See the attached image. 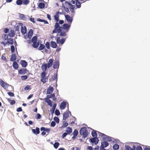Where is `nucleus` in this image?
I'll return each instance as SVG.
<instances>
[{"mask_svg":"<svg viewBox=\"0 0 150 150\" xmlns=\"http://www.w3.org/2000/svg\"><path fill=\"white\" fill-rule=\"evenodd\" d=\"M65 17L68 23H64L62 25V27H60L58 23H56L54 26V30L52 31L53 33H59V35L61 37L66 36V33L70 29L73 18L69 15H65Z\"/></svg>","mask_w":150,"mask_h":150,"instance_id":"nucleus-1","label":"nucleus"},{"mask_svg":"<svg viewBox=\"0 0 150 150\" xmlns=\"http://www.w3.org/2000/svg\"><path fill=\"white\" fill-rule=\"evenodd\" d=\"M47 67V65L46 64H42L41 66L42 69L43 71L42 72L41 74V75L42 79H41L40 81L44 83H46L48 79V78L47 77H45L46 75L45 71Z\"/></svg>","mask_w":150,"mask_h":150,"instance_id":"nucleus-2","label":"nucleus"},{"mask_svg":"<svg viewBox=\"0 0 150 150\" xmlns=\"http://www.w3.org/2000/svg\"><path fill=\"white\" fill-rule=\"evenodd\" d=\"M80 134L81 135L83 136V137L85 138L88 135V133L86 127H84L81 128L80 131Z\"/></svg>","mask_w":150,"mask_h":150,"instance_id":"nucleus-3","label":"nucleus"},{"mask_svg":"<svg viewBox=\"0 0 150 150\" xmlns=\"http://www.w3.org/2000/svg\"><path fill=\"white\" fill-rule=\"evenodd\" d=\"M66 40V38H62L61 39L60 37H58L56 39L57 43L58 44H60L61 45H62L65 42Z\"/></svg>","mask_w":150,"mask_h":150,"instance_id":"nucleus-4","label":"nucleus"},{"mask_svg":"<svg viewBox=\"0 0 150 150\" xmlns=\"http://www.w3.org/2000/svg\"><path fill=\"white\" fill-rule=\"evenodd\" d=\"M0 84L1 86L4 89H6L8 86V85L6 83L4 82L2 80L0 79Z\"/></svg>","mask_w":150,"mask_h":150,"instance_id":"nucleus-5","label":"nucleus"},{"mask_svg":"<svg viewBox=\"0 0 150 150\" xmlns=\"http://www.w3.org/2000/svg\"><path fill=\"white\" fill-rule=\"evenodd\" d=\"M90 141L91 142L94 143L95 144H97L98 143L99 140L97 137H93L91 138Z\"/></svg>","mask_w":150,"mask_h":150,"instance_id":"nucleus-6","label":"nucleus"},{"mask_svg":"<svg viewBox=\"0 0 150 150\" xmlns=\"http://www.w3.org/2000/svg\"><path fill=\"white\" fill-rule=\"evenodd\" d=\"M26 28L25 26L22 25L21 28V32L22 34L24 35L26 33Z\"/></svg>","mask_w":150,"mask_h":150,"instance_id":"nucleus-7","label":"nucleus"},{"mask_svg":"<svg viewBox=\"0 0 150 150\" xmlns=\"http://www.w3.org/2000/svg\"><path fill=\"white\" fill-rule=\"evenodd\" d=\"M62 13L59 12V11L57 12L56 13V14L54 16V17L55 20L57 22L59 21V14H61Z\"/></svg>","mask_w":150,"mask_h":150,"instance_id":"nucleus-8","label":"nucleus"},{"mask_svg":"<svg viewBox=\"0 0 150 150\" xmlns=\"http://www.w3.org/2000/svg\"><path fill=\"white\" fill-rule=\"evenodd\" d=\"M54 60L53 59H49L48 61L47 65V67L48 68H50L51 67L53 64Z\"/></svg>","mask_w":150,"mask_h":150,"instance_id":"nucleus-9","label":"nucleus"},{"mask_svg":"<svg viewBox=\"0 0 150 150\" xmlns=\"http://www.w3.org/2000/svg\"><path fill=\"white\" fill-rule=\"evenodd\" d=\"M32 132L35 135H37L40 133V129L38 127L36 128V129H33L32 130Z\"/></svg>","mask_w":150,"mask_h":150,"instance_id":"nucleus-10","label":"nucleus"},{"mask_svg":"<svg viewBox=\"0 0 150 150\" xmlns=\"http://www.w3.org/2000/svg\"><path fill=\"white\" fill-rule=\"evenodd\" d=\"M66 103L65 102H62L60 105V109L61 110H63L65 108L66 106Z\"/></svg>","mask_w":150,"mask_h":150,"instance_id":"nucleus-11","label":"nucleus"},{"mask_svg":"<svg viewBox=\"0 0 150 150\" xmlns=\"http://www.w3.org/2000/svg\"><path fill=\"white\" fill-rule=\"evenodd\" d=\"M65 5L66 6H67L68 5L69 6V8L70 9H74L75 8V6L74 5H73L69 3L67 1H66L65 2Z\"/></svg>","mask_w":150,"mask_h":150,"instance_id":"nucleus-12","label":"nucleus"},{"mask_svg":"<svg viewBox=\"0 0 150 150\" xmlns=\"http://www.w3.org/2000/svg\"><path fill=\"white\" fill-rule=\"evenodd\" d=\"M54 90V88L53 87L50 86L47 91V93L50 94Z\"/></svg>","mask_w":150,"mask_h":150,"instance_id":"nucleus-13","label":"nucleus"},{"mask_svg":"<svg viewBox=\"0 0 150 150\" xmlns=\"http://www.w3.org/2000/svg\"><path fill=\"white\" fill-rule=\"evenodd\" d=\"M15 34L14 31L11 30L9 31L8 35L11 37L13 38L15 36Z\"/></svg>","mask_w":150,"mask_h":150,"instance_id":"nucleus-14","label":"nucleus"},{"mask_svg":"<svg viewBox=\"0 0 150 150\" xmlns=\"http://www.w3.org/2000/svg\"><path fill=\"white\" fill-rule=\"evenodd\" d=\"M59 63L58 61H56L53 65V68L54 69L58 68L59 67Z\"/></svg>","mask_w":150,"mask_h":150,"instance_id":"nucleus-15","label":"nucleus"},{"mask_svg":"<svg viewBox=\"0 0 150 150\" xmlns=\"http://www.w3.org/2000/svg\"><path fill=\"white\" fill-rule=\"evenodd\" d=\"M69 112H64L63 113V120H65L69 116Z\"/></svg>","mask_w":150,"mask_h":150,"instance_id":"nucleus-16","label":"nucleus"},{"mask_svg":"<svg viewBox=\"0 0 150 150\" xmlns=\"http://www.w3.org/2000/svg\"><path fill=\"white\" fill-rule=\"evenodd\" d=\"M27 69H20L18 70V73L21 74H25L26 73Z\"/></svg>","mask_w":150,"mask_h":150,"instance_id":"nucleus-17","label":"nucleus"},{"mask_svg":"<svg viewBox=\"0 0 150 150\" xmlns=\"http://www.w3.org/2000/svg\"><path fill=\"white\" fill-rule=\"evenodd\" d=\"M20 63L22 66L23 67H26L27 65V62L25 60H21Z\"/></svg>","mask_w":150,"mask_h":150,"instance_id":"nucleus-18","label":"nucleus"},{"mask_svg":"<svg viewBox=\"0 0 150 150\" xmlns=\"http://www.w3.org/2000/svg\"><path fill=\"white\" fill-rule=\"evenodd\" d=\"M50 45L51 47L53 48H56L57 47L56 43L54 41H51L50 42Z\"/></svg>","mask_w":150,"mask_h":150,"instance_id":"nucleus-19","label":"nucleus"},{"mask_svg":"<svg viewBox=\"0 0 150 150\" xmlns=\"http://www.w3.org/2000/svg\"><path fill=\"white\" fill-rule=\"evenodd\" d=\"M109 145V144L106 142H102L101 143V145L100 146H104L106 147Z\"/></svg>","mask_w":150,"mask_h":150,"instance_id":"nucleus-20","label":"nucleus"},{"mask_svg":"<svg viewBox=\"0 0 150 150\" xmlns=\"http://www.w3.org/2000/svg\"><path fill=\"white\" fill-rule=\"evenodd\" d=\"M33 35V32L32 29H31L29 31L28 34V37L29 38H30L32 37Z\"/></svg>","mask_w":150,"mask_h":150,"instance_id":"nucleus-21","label":"nucleus"},{"mask_svg":"<svg viewBox=\"0 0 150 150\" xmlns=\"http://www.w3.org/2000/svg\"><path fill=\"white\" fill-rule=\"evenodd\" d=\"M7 40V43H8V45H9V44L12 45L13 44L14 41L13 39V38H9Z\"/></svg>","mask_w":150,"mask_h":150,"instance_id":"nucleus-22","label":"nucleus"},{"mask_svg":"<svg viewBox=\"0 0 150 150\" xmlns=\"http://www.w3.org/2000/svg\"><path fill=\"white\" fill-rule=\"evenodd\" d=\"M76 5L77 8H80L81 7V3L78 0H75Z\"/></svg>","mask_w":150,"mask_h":150,"instance_id":"nucleus-23","label":"nucleus"},{"mask_svg":"<svg viewBox=\"0 0 150 150\" xmlns=\"http://www.w3.org/2000/svg\"><path fill=\"white\" fill-rule=\"evenodd\" d=\"M16 56L15 54H12L11 57V61H14L16 60Z\"/></svg>","mask_w":150,"mask_h":150,"instance_id":"nucleus-24","label":"nucleus"},{"mask_svg":"<svg viewBox=\"0 0 150 150\" xmlns=\"http://www.w3.org/2000/svg\"><path fill=\"white\" fill-rule=\"evenodd\" d=\"M91 135L93 137H97V134L96 133V131L93 130L91 132Z\"/></svg>","mask_w":150,"mask_h":150,"instance_id":"nucleus-25","label":"nucleus"},{"mask_svg":"<svg viewBox=\"0 0 150 150\" xmlns=\"http://www.w3.org/2000/svg\"><path fill=\"white\" fill-rule=\"evenodd\" d=\"M6 99L11 105L14 104L16 103V101L14 100H11L10 99L8 98H6Z\"/></svg>","mask_w":150,"mask_h":150,"instance_id":"nucleus-26","label":"nucleus"},{"mask_svg":"<svg viewBox=\"0 0 150 150\" xmlns=\"http://www.w3.org/2000/svg\"><path fill=\"white\" fill-rule=\"evenodd\" d=\"M13 68L16 69H17L18 67V63L15 61L13 62Z\"/></svg>","mask_w":150,"mask_h":150,"instance_id":"nucleus-27","label":"nucleus"},{"mask_svg":"<svg viewBox=\"0 0 150 150\" xmlns=\"http://www.w3.org/2000/svg\"><path fill=\"white\" fill-rule=\"evenodd\" d=\"M69 134H71L72 132V129L71 128L68 127L67 128V130L66 131Z\"/></svg>","mask_w":150,"mask_h":150,"instance_id":"nucleus-28","label":"nucleus"},{"mask_svg":"<svg viewBox=\"0 0 150 150\" xmlns=\"http://www.w3.org/2000/svg\"><path fill=\"white\" fill-rule=\"evenodd\" d=\"M2 40L5 41L8 39V35L6 34H3L2 36Z\"/></svg>","mask_w":150,"mask_h":150,"instance_id":"nucleus-29","label":"nucleus"},{"mask_svg":"<svg viewBox=\"0 0 150 150\" xmlns=\"http://www.w3.org/2000/svg\"><path fill=\"white\" fill-rule=\"evenodd\" d=\"M39 45V44L38 42H33V46L34 48H37Z\"/></svg>","mask_w":150,"mask_h":150,"instance_id":"nucleus-30","label":"nucleus"},{"mask_svg":"<svg viewBox=\"0 0 150 150\" xmlns=\"http://www.w3.org/2000/svg\"><path fill=\"white\" fill-rule=\"evenodd\" d=\"M45 47V45L42 44H40V46L38 48V50H42L44 49Z\"/></svg>","mask_w":150,"mask_h":150,"instance_id":"nucleus-31","label":"nucleus"},{"mask_svg":"<svg viewBox=\"0 0 150 150\" xmlns=\"http://www.w3.org/2000/svg\"><path fill=\"white\" fill-rule=\"evenodd\" d=\"M46 101L49 105L50 107H52V101L50 100L49 99H47Z\"/></svg>","mask_w":150,"mask_h":150,"instance_id":"nucleus-32","label":"nucleus"},{"mask_svg":"<svg viewBox=\"0 0 150 150\" xmlns=\"http://www.w3.org/2000/svg\"><path fill=\"white\" fill-rule=\"evenodd\" d=\"M16 3L17 5H21L23 4L22 0H17Z\"/></svg>","mask_w":150,"mask_h":150,"instance_id":"nucleus-33","label":"nucleus"},{"mask_svg":"<svg viewBox=\"0 0 150 150\" xmlns=\"http://www.w3.org/2000/svg\"><path fill=\"white\" fill-rule=\"evenodd\" d=\"M113 148L114 150H117L119 149V146L117 144H115L113 146Z\"/></svg>","mask_w":150,"mask_h":150,"instance_id":"nucleus-34","label":"nucleus"},{"mask_svg":"<svg viewBox=\"0 0 150 150\" xmlns=\"http://www.w3.org/2000/svg\"><path fill=\"white\" fill-rule=\"evenodd\" d=\"M23 1V4L25 5H27L30 2L29 0H22Z\"/></svg>","mask_w":150,"mask_h":150,"instance_id":"nucleus-35","label":"nucleus"},{"mask_svg":"<svg viewBox=\"0 0 150 150\" xmlns=\"http://www.w3.org/2000/svg\"><path fill=\"white\" fill-rule=\"evenodd\" d=\"M45 4L43 3H40L39 4L38 6L40 8H43L45 7Z\"/></svg>","mask_w":150,"mask_h":150,"instance_id":"nucleus-36","label":"nucleus"},{"mask_svg":"<svg viewBox=\"0 0 150 150\" xmlns=\"http://www.w3.org/2000/svg\"><path fill=\"white\" fill-rule=\"evenodd\" d=\"M78 131L76 129L74 130L73 132V134L75 137H76L78 134Z\"/></svg>","mask_w":150,"mask_h":150,"instance_id":"nucleus-37","label":"nucleus"},{"mask_svg":"<svg viewBox=\"0 0 150 150\" xmlns=\"http://www.w3.org/2000/svg\"><path fill=\"white\" fill-rule=\"evenodd\" d=\"M37 38L36 36H34L32 39V42L33 43L37 42Z\"/></svg>","mask_w":150,"mask_h":150,"instance_id":"nucleus-38","label":"nucleus"},{"mask_svg":"<svg viewBox=\"0 0 150 150\" xmlns=\"http://www.w3.org/2000/svg\"><path fill=\"white\" fill-rule=\"evenodd\" d=\"M59 145V143L58 142H55L54 144V146L55 149H57Z\"/></svg>","mask_w":150,"mask_h":150,"instance_id":"nucleus-39","label":"nucleus"},{"mask_svg":"<svg viewBox=\"0 0 150 150\" xmlns=\"http://www.w3.org/2000/svg\"><path fill=\"white\" fill-rule=\"evenodd\" d=\"M98 132V135H99V137H104V136H106V135H105V134H103V133H102L101 132Z\"/></svg>","mask_w":150,"mask_h":150,"instance_id":"nucleus-40","label":"nucleus"},{"mask_svg":"<svg viewBox=\"0 0 150 150\" xmlns=\"http://www.w3.org/2000/svg\"><path fill=\"white\" fill-rule=\"evenodd\" d=\"M56 104L55 103H54L52 108V110H50L51 111H52V113H53L54 112V110L56 108Z\"/></svg>","mask_w":150,"mask_h":150,"instance_id":"nucleus-41","label":"nucleus"},{"mask_svg":"<svg viewBox=\"0 0 150 150\" xmlns=\"http://www.w3.org/2000/svg\"><path fill=\"white\" fill-rule=\"evenodd\" d=\"M28 77L27 76H21V78L23 80H24L28 78Z\"/></svg>","mask_w":150,"mask_h":150,"instance_id":"nucleus-42","label":"nucleus"},{"mask_svg":"<svg viewBox=\"0 0 150 150\" xmlns=\"http://www.w3.org/2000/svg\"><path fill=\"white\" fill-rule=\"evenodd\" d=\"M68 125V124L67 123L65 122H64L63 123V125L62 126V127L64 128L66 127Z\"/></svg>","mask_w":150,"mask_h":150,"instance_id":"nucleus-43","label":"nucleus"},{"mask_svg":"<svg viewBox=\"0 0 150 150\" xmlns=\"http://www.w3.org/2000/svg\"><path fill=\"white\" fill-rule=\"evenodd\" d=\"M55 114L56 115L58 116L60 115V113L59 110L56 109L55 111Z\"/></svg>","mask_w":150,"mask_h":150,"instance_id":"nucleus-44","label":"nucleus"},{"mask_svg":"<svg viewBox=\"0 0 150 150\" xmlns=\"http://www.w3.org/2000/svg\"><path fill=\"white\" fill-rule=\"evenodd\" d=\"M125 148L127 150H132V148L129 145H127L125 146Z\"/></svg>","mask_w":150,"mask_h":150,"instance_id":"nucleus-45","label":"nucleus"},{"mask_svg":"<svg viewBox=\"0 0 150 150\" xmlns=\"http://www.w3.org/2000/svg\"><path fill=\"white\" fill-rule=\"evenodd\" d=\"M45 45L47 49H49L50 48V45L49 42H47L45 44Z\"/></svg>","mask_w":150,"mask_h":150,"instance_id":"nucleus-46","label":"nucleus"},{"mask_svg":"<svg viewBox=\"0 0 150 150\" xmlns=\"http://www.w3.org/2000/svg\"><path fill=\"white\" fill-rule=\"evenodd\" d=\"M11 50L12 53H13L15 51V47L13 45L11 46Z\"/></svg>","mask_w":150,"mask_h":150,"instance_id":"nucleus-47","label":"nucleus"},{"mask_svg":"<svg viewBox=\"0 0 150 150\" xmlns=\"http://www.w3.org/2000/svg\"><path fill=\"white\" fill-rule=\"evenodd\" d=\"M106 139H107V140L108 141L110 142L112 140V138L108 136H107L106 135Z\"/></svg>","mask_w":150,"mask_h":150,"instance_id":"nucleus-48","label":"nucleus"},{"mask_svg":"<svg viewBox=\"0 0 150 150\" xmlns=\"http://www.w3.org/2000/svg\"><path fill=\"white\" fill-rule=\"evenodd\" d=\"M54 120L57 123H59V118L56 117H55L54 118Z\"/></svg>","mask_w":150,"mask_h":150,"instance_id":"nucleus-49","label":"nucleus"},{"mask_svg":"<svg viewBox=\"0 0 150 150\" xmlns=\"http://www.w3.org/2000/svg\"><path fill=\"white\" fill-rule=\"evenodd\" d=\"M56 125V123L54 121H52L51 122V126L52 127H54Z\"/></svg>","mask_w":150,"mask_h":150,"instance_id":"nucleus-50","label":"nucleus"},{"mask_svg":"<svg viewBox=\"0 0 150 150\" xmlns=\"http://www.w3.org/2000/svg\"><path fill=\"white\" fill-rule=\"evenodd\" d=\"M41 118V115L39 113H38L36 115V118L37 119H40Z\"/></svg>","mask_w":150,"mask_h":150,"instance_id":"nucleus-51","label":"nucleus"},{"mask_svg":"<svg viewBox=\"0 0 150 150\" xmlns=\"http://www.w3.org/2000/svg\"><path fill=\"white\" fill-rule=\"evenodd\" d=\"M10 96L13 97L14 96V94L13 93L11 92H8L7 93Z\"/></svg>","mask_w":150,"mask_h":150,"instance_id":"nucleus-52","label":"nucleus"},{"mask_svg":"<svg viewBox=\"0 0 150 150\" xmlns=\"http://www.w3.org/2000/svg\"><path fill=\"white\" fill-rule=\"evenodd\" d=\"M9 29L8 28H5L4 29V31L5 33H7L8 32Z\"/></svg>","mask_w":150,"mask_h":150,"instance_id":"nucleus-53","label":"nucleus"},{"mask_svg":"<svg viewBox=\"0 0 150 150\" xmlns=\"http://www.w3.org/2000/svg\"><path fill=\"white\" fill-rule=\"evenodd\" d=\"M64 9L65 11L67 13H69V9L67 7H66L64 6Z\"/></svg>","mask_w":150,"mask_h":150,"instance_id":"nucleus-54","label":"nucleus"},{"mask_svg":"<svg viewBox=\"0 0 150 150\" xmlns=\"http://www.w3.org/2000/svg\"><path fill=\"white\" fill-rule=\"evenodd\" d=\"M137 150H142V148L140 146H137L136 148Z\"/></svg>","mask_w":150,"mask_h":150,"instance_id":"nucleus-55","label":"nucleus"},{"mask_svg":"<svg viewBox=\"0 0 150 150\" xmlns=\"http://www.w3.org/2000/svg\"><path fill=\"white\" fill-rule=\"evenodd\" d=\"M30 86L29 85H27L24 88L25 90H28L30 89Z\"/></svg>","mask_w":150,"mask_h":150,"instance_id":"nucleus-56","label":"nucleus"},{"mask_svg":"<svg viewBox=\"0 0 150 150\" xmlns=\"http://www.w3.org/2000/svg\"><path fill=\"white\" fill-rule=\"evenodd\" d=\"M49 96V98H52V97H55V94L54 93H53L51 94L50 96Z\"/></svg>","mask_w":150,"mask_h":150,"instance_id":"nucleus-57","label":"nucleus"},{"mask_svg":"<svg viewBox=\"0 0 150 150\" xmlns=\"http://www.w3.org/2000/svg\"><path fill=\"white\" fill-rule=\"evenodd\" d=\"M68 134V133L66 132L64 133L62 135V137L63 138L65 137Z\"/></svg>","mask_w":150,"mask_h":150,"instance_id":"nucleus-58","label":"nucleus"},{"mask_svg":"<svg viewBox=\"0 0 150 150\" xmlns=\"http://www.w3.org/2000/svg\"><path fill=\"white\" fill-rule=\"evenodd\" d=\"M1 44H2L4 46H6V45H8V43H7V42H1Z\"/></svg>","mask_w":150,"mask_h":150,"instance_id":"nucleus-59","label":"nucleus"},{"mask_svg":"<svg viewBox=\"0 0 150 150\" xmlns=\"http://www.w3.org/2000/svg\"><path fill=\"white\" fill-rule=\"evenodd\" d=\"M20 17L22 19H24L25 18V16L23 14H20Z\"/></svg>","mask_w":150,"mask_h":150,"instance_id":"nucleus-60","label":"nucleus"},{"mask_svg":"<svg viewBox=\"0 0 150 150\" xmlns=\"http://www.w3.org/2000/svg\"><path fill=\"white\" fill-rule=\"evenodd\" d=\"M30 21L33 22L34 23H35V19L34 18H31L30 19Z\"/></svg>","mask_w":150,"mask_h":150,"instance_id":"nucleus-61","label":"nucleus"},{"mask_svg":"<svg viewBox=\"0 0 150 150\" xmlns=\"http://www.w3.org/2000/svg\"><path fill=\"white\" fill-rule=\"evenodd\" d=\"M17 111V112H21L22 111V110L21 107H19L17 108L16 110Z\"/></svg>","mask_w":150,"mask_h":150,"instance_id":"nucleus-62","label":"nucleus"},{"mask_svg":"<svg viewBox=\"0 0 150 150\" xmlns=\"http://www.w3.org/2000/svg\"><path fill=\"white\" fill-rule=\"evenodd\" d=\"M64 23V21L63 20H60L59 21V23H59V24H63Z\"/></svg>","mask_w":150,"mask_h":150,"instance_id":"nucleus-63","label":"nucleus"},{"mask_svg":"<svg viewBox=\"0 0 150 150\" xmlns=\"http://www.w3.org/2000/svg\"><path fill=\"white\" fill-rule=\"evenodd\" d=\"M50 130V129L45 128V132H46L47 133H49Z\"/></svg>","mask_w":150,"mask_h":150,"instance_id":"nucleus-64","label":"nucleus"}]
</instances>
